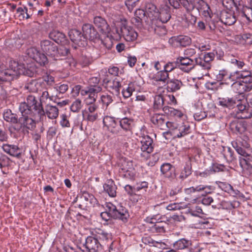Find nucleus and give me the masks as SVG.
Listing matches in <instances>:
<instances>
[{
	"mask_svg": "<svg viewBox=\"0 0 252 252\" xmlns=\"http://www.w3.org/2000/svg\"><path fill=\"white\" fill-rule=\"evenodd\" d=\"M19 110L21 116L18 118L17 130L24 133H28L36 126L35 119H40L45 115L41 102H38L35 97L30 95L26 100L20 103Z\"/></svg>",
	"mask_w": 252,
	"mask_h": 252,
	"instance_id": "f257e3e1",
	"label": "nucleus"
},
{
	"mask_svg": "<svg viewBox=\"0 0 252 252\" xmlns=\"http://www.w3.org/2000/svg\"><path fill=\"white\" fill-rule=\"evenodd\" d=\"M40 45L43 54L54 60H62L61 57L66 56L69 52V49L65 47L58 49L54 42L48 39L41 41Z\"/></svg>",
	"mask_w": 252,
	"mask_h": 252,
	"instance_id": "f03ea898",
	"label": "nucleus"
},
{
	"mask_svg": "<svg viewBox=\"0 0 252 252\" xmlns=\"http://www.w3.org/2000/svg\"><path fill=\"white\" fill-rule=\"evenodd\" d=\"M9 63L13 79L21 74L32 77L36 73V68L33 64L28 65L26 67L24 64H19L15 61H10Z\"/></svg>",
	"mask_w": 252,
	"mask_h": 252,
	"instance_id": "7ed1b4c3",
	"label": "nucleus"
},
{
	"mask_svg": "<svg viewBox=\"0 0 252 252\" xmlns=\"http://www.w3.org/2000/svg\"><path fill=\"white\" fill-rule=\"evenodd\" d=\"M100 76H102L103 83L109 92L116 95L120 94L122 87L121 83L122 79L121 78L117 77L110 79L106 69L101 70Z\"/></svg>",
	"mask_w": 252,
	"mask_h": 252,
	"instance_id": "20e7f679",
	"label": "nucleus"
},
{
	"mask_svg": "<svg viewBox=\"0 0 252 252\" xmlns=\"http://www.w3.org/2000/svg\"><path fill=\"white\" fill-rule=\"evenodd\" d=\"M106 207L108 208L109 215L114 219L121 220L126 223L129 218L127 209L120 204L116 206L111 202L106 203Z\"/></svg>",
	"mask_w": 252,
	"mask_h": 252,
	"instance_id": "39448f33",
	"label": "nucleus"
},
{
	"mask_svg": "<svg viewBox=\"0 0 252 252\" xmlns=\"http://www.w3.org/2000/svg\"><path fill=\"white\" fill-rule=\"evenodd\" d=\"M106 207L108 208L109 215L114 219L121 220L126 223L129 218L127 209L120 204L116 206L111 202L106 203Z\"/></svg>",
	"mask_w": 252,
	"mask_h": 252,
	"instance_id": "423d86ee",
	"label": "nucleus"
},
{
	"mask_svg": "<svg viewBox=\"0 0 252 252\" xmlns=\"http://www.w3.org/2000/svg\"><path fill=\"white\" fill-rule=\"evenodd\" d=\"M249 101L245 98L244 95L239 96L238 97L235 107L237 116L239 119H249L252 117V112L250 110Z\"/></svg>",
	"mask_w": 252,
	"mask_h": 252,
	"instance_id": "0eeeda50",
	"label": "nucleus"
},
{
	"mask_svg": "<svg viewBox=\"0 0 252 252\" xmlns=\"http://www.w3.org/2000/svg\"><path fill=\"white\" fill-rule=\"evenodd\" d=\"M169 128L173 130V133L175 138H180L189 134L191 132V128L188 123L176 124L174 123H167Z\"/></svg>",
	"mask_w": 252,
	"mask_h": 252,
	"instance_id": "6e6552de",
	"label": "nucleus"
},
{
	"mask_svg": "<svg viewBox=\"0 0 252 252\" xmlns=\"http://www.w3.org/2000/svg\"><path fill=\"white\" fill-rule=\"evenodd\" d=\"M83 246L85 249L81 250L83 252H99L102 249V244L92 234L86 238Z\"/></svg>",
	"mask_w": 252,
	"mask_h": 252,
	"instance_id": "1a4fd4ad",
	"label": "nucleus"
},
{
	"mask_svg": "<svg viewBox=\"0 0 252 252\" xmlns=\"http://www.w3.org/2000/svg\"><path fill=\"white\" fill-rule=\"evenodd\" d=\"M158 217V216L156 215L151 219V221L149 222L154 223V224L150 227V230L153 233H163L166 231V228L168 226V223L165 221L161 220L164 218V216L160 218Z\"/></svg>",
	"mask_w": 252,
	"mask_h": 252,
	"instance_id": "9d476101",
	"label": "nucleus"
},
{
	"mask_svg": "<svg viewBox=\"0 0 252 252\" xmlns=\"http://www.w3.org/2000/svg\"><path fill=\"white\" fill-rule=\"evenodd\" d=\"M116 32L119 35H122L125 40L128 42L134 41L138 36L137 32L133 28L125 23H122L120 30L117 29Z\"/></svg>",
	"mask_w": 252,
	"mask_h": 252,
	"instance_id": "9b49d317",
	"label": "nucleus"
},
{
	"mask_svg": "<svg viewBox=\"0 0 252 252\" xmlns=\"http://www.w3.org/2000/svg\"><path fill=\"white\" fill-rule=\"evenodd\" d=\"M103 124L111 133L116 134L119 133V118L105 116L103 119Z\"/></svg>",
	"mask_w": 252,
	"mask_h": 252,
	"instance_id": "f8f14e48",
	"label": "nucleus"
},
{
	"mask_svg": "<svg viewBox=\"0 0 252 252\" xmlns=\"http://www.w3.org/2000/svg\"><path fill=\"white\" fill-rule=\"evenodd\" d=\"M195 61L188 57H179L176 59L178 68L185 72H189L194 67Z\"/></svg>",
	"mask_w": 252,
	"mask_h": 252,
	"instance_id": "ddd939ff",
	"label": "nucleus"
},
{
	"mask_svg": "<svg viewBox=\"0 0 252 252\" xmlns=\"http://www.w3.org/2000/svg\"><path fill=\"white\" fill-rule=\"evenodd\" d=\"M27 54L29 57L34 60L40 65H45L48 62L47 56L40 53L36 48L31 47L27 50Z\"/></svg>",
	"mask_w": 252,
	"mask_h": 252,
	"instance_id": "4468645a",
	"label": "nucleus"
},
{
	"mask_svg": "<svg viewBox=\"0 0 252 252\" xmlns=\"http://www.w3.org/2000/svg\"><path fill=\"white\" fill-rule=\"evenodd\" d=\"M82 30L85 41L88 39L91 40L99 39V33L92 25L84 24L82 26Z\"/></svg>",
	"mask_w": 252,
	"mask_h": 252,
	"instance_id": "2eb2a0df",
	"label": "nucleus"
},
{
	"mask_svg": "<svg viewBox=\"0 0 252 252\" xmlns=\"http://www.w3.org/2000/svg\"><path fill=\"white\" fill-rule=\"evenodd\" d=\"M91 234L94 235L99 241H100V242L102 245L106 244L109 245V241L111 244H113L111 240V235L101 229L95 228L94 229L91 231Z\"/></svg>",
	"mask_w": 252,
	"mask_h": 252,
	"instance_id": "dca6fc26",
	"label": "nucleus"
},
{
	"mask_svg": "<svg viewBox=\"0 0 252 252\" xmlns=\"http://www.w3.org/2000/svg\"><path fill=\"white\" fill-rule=\"evenodd\" d=\"M102 90V87L99 85H94L93 87H88L85 92L86 95L88 96L85 99L86 104H91L95 103L97 96V94Z\"/></svg>",
	"mask_w": 252,
	"mask_h": 252,
	"instance_id": "f3484780",
	"label": "nucleus"
},
{
	"mask_svg": "<svg viewBox=\"0 0 252 252\" xmlns=\"http://www.w3.org/2000/svg\"><path fill=\"white\" fill-rule=\"evenodd\" d=\"M173 248L176 250H187L189 252L193 250L192 241L185 238L179 239L173 244Z\"/></svg>",
	"mask_w": 252,
	"mask_h": 252,
	"instance_id": "a211bd4d",
	"label": "nucleus"
},
{
	"mask_svg": "<svg viewBox=\"0 0 252 252\" xmlns=\"http://www.w3.org/2000/svg\"><path fill=\"white\" fill-rule=\"evenodd\" d=\"M161 174L170 180L174 179L176 174L174 167L169 163H163L160 166Z\"/></svg>",
	"mask_w": 252,
	"mask_h": 252,
	"instance_id": "6ab92c4d",
	"label": "nucleus"
},
{
	"mask_svg": "<svg viewBox=\"0 0 252 252\" xmlns=\"http://www.w3.org/2000/svg\"><path fill=\"white\" fill-rule=\"evenodd\" d=\"M94 23L102 34H108L110 30L106 21L100 16H95L94 19Z\"/></svg>",
	"mask_w": 252,
	"mask_h": 252,
	"instance_id": "aec40b11",
	"label": "nucleus"
},
{
	"mask_svg": "<svg viewBox=\"0 0 252 252\" xmlns=\"http://www.w3.org/2000/svg\"><path fill=\"white\" fill-rule=\"evenodd\" d=\"M165 118V116L162 114L155 113L151 116V121L161 129H164L165 127L169 128V126L167 124L170 122H166Z\"/></svg>",
	"mask_w": 252,
	"mask_h": 252,
	"instance_id": "412c9836",
	"label": "nucleus"
},
{
	"mask_svg": "<svg viewBox=\"0 0 252 252\" xmlns=\"http://www.w3.org/2000/svg\"><path fill=\"white\" fill-rule=\"evenodd\" d=\"M68 36L70 40L75 44L79 45H84L85 40L83 33L76 29L70 30L68 32Z\"/></svg>",
	"mask_w": 252,
	"mask_h": 252,
	"instance_id": "4be33fe9",
	"label": "nucleus"
},
{
	"mask_svg": "<svg viewBox=\"0 0 252 252\" xmlns=\"http://www.w3.org/2000/svg\"><path fill=\"white\" fill-rule=\"evenodd\" d=\"M141 149L143 152L151 153L154 150L153 139L149 135H144L141 139Z\"/></svg>",
	"mask_w": 252,
	"mask_h": 252,
	"instance_id": "5701e85b",
	"label": "nucleus"
},
{
	"mask_svg": "<svg viewBox=\"0 0 252 252\" xmlns=\"http://www.w3.org/2000/svg\"><path fill=\"white\" fill-rule=\"evenodd\" d=\"M217 78L218 81H223L221 83H224L225 85H229L234 81V74L231 73L225 70H220L219 74L217 75Z\"/></svg>",
	"mask_w": 252,
	"mask_h": 252,
	"instance_id": "b1692460",
	"label": "nucleus"
},
{
	"mask_svg": "<svg viewBox=\"0 0 252 252\" xmlns=\"http://www.w3.org/2000/svg\"><path fill=\"white\" fill-rule=\"evenodd\" d=\"M44 86L45 83L42 80H32L27 83L26 88L31 92H37L42 91Z\"/></svg>",
	"mask_w": 252,
	"mask_h": 252,
	"instance_id": "393cba45",
	"label": "nucleus"
},
{
	"mask_svg": "<svg viewBox=\"0 0 252 252\" xmlns=\"http://www.w3.org/2000/svg\"><path fill=\"white\" fill-rule=\"evenodd\" d=\"M142 242L145 245L161 249H163L166 247V244L162 241H156L149 236H143L142 238Z\"/></svg>",
	"mask_w": 252,
	"mask_h": 252,
	"instance_id": "a878e982",
	"label": "nucleus"
},
{
	"mask_svg": "<svg viewBox=\"0 0 252 252\" xmlns=\"http://www.w3.org/2000/svg\"><path fill=\"white\" fill-rule=\"evenodd\" d=\"M208 8V4L203 0H189L188 11L196 9L199 12L203 8Z\"/></svg>",
	"mask_w": 252,
	"mask_h": 252,
	"instance_id": "bb28decb",
	"label": "nucleus"
},
{
	"mask_svg": "<svg viewBox=\"0 0 252 252\" xmlns=\"http://www.w3.org/2000/svg\"><path fill=\"white\" fill-rule=\"evenodd\" d=\"M220 20L225 25L231 26L234 24L236 19L234 14L231 12L223 11L221 13Z\"/></svg>",
	"mask_w": 252,
	"mask_h": 252,
	"instance_id": "cd10ccee",
	"label": "nucleus"
},
{
	"mask_svg": "<svg viewBox=\"0 0 252 252\" xmlns=\"http://www.w3.org/2000/svg\"><path fill=\"white\" fill-rule=\"evenodd\" d=\"M2 149L4 152L13 157L19 158L21 155V150L16 145L3 144Z\"/></svg>",
	"mask_w": 252,
	"mask_h": 252,
	"instance_id": "c85d7f7f",
	"label": "nucleus"
},
{
	"mask_svg": "<svg viewBox=\"0 0 252 252\" xmlns=\"http://www.w3.org/2000/svg\"><path fill=\"white\" fill-rule=\"evenodd\" d=\"M237 96L233 97H219L218 98V104L223 107L228 108L229 109L235 108V104L237 99Z\"/></svg>",
	"mask_w": 252,
	"mask_h": 252,
	"instance_id": "c756f323",
	"label": "nucleus"
},
{
	"mask_svg": "<svg viewBox=\"0 0 252 252\" xmlns=\"http://www.w3.org/2000/svg\"><path fill=\"white\" fill-rule=\"evenodd\" d=\"M103 187L104 191L109 196L114 197L116 196L117 187L113 180L111 179L107 180Z\"/></svg>",
	"mask_w": 252,
	"mask_h": 252,
	"instance_id": "7c9ffc66",
	"label": "nucleus"
},
{
	"mask_svg": "<svg viewBox=\"0 0 252 252\" xmlns=\"http://www.w3.org/2000/svg\"><path fill=\"white\" fill-rule=\"evenodd\" d=\"M49 37L57 43L64 44L66 42L65 34L58 31H52L49 33Z\"/></svg>",
	"mask_w": 252,
	"mask_h": 252,
	"instance_id": "2f4dec72",
	"label": "nucleus"
},
{
	"mask_svg": "<svg viewBox=\"0 0 252 252\" xmlns=\"http://www.w3.org/2000/svg\"><path fill=\"white\" fill-rule=\"evenodd\" d=\"M159 21L162 24L167 23L171 18L170 8L165 5L160 9L158 14Z\"/></svg>",
	"mask_w": 252,
	"mask_h": 252,
	"instance_id": "473e14b6",
	"label": "nucleus"
},
{
	"mask_svg": "<svg viewBox=\"0 0 252 252\" xmlns=\"http://www.w3.org/2000/svg\"><path fill=\"white\" fill-rule=\"evenodd\" d=\"M229 127L231 131L236 134H241L246 130L244 124L238 120L231 122L229 124Z\"/></svg>",
	"mask_w": 252,
	"mask_h": 252,
	"instance_id": "72a5a7b5",
	"label": "nucleus"
},
{
	"mask_svg": "<svg viewBox=\"0 0 252 252\" xmlns=\"http://www.w3.org/2000/svg\"><path fill=\"white\" fill-rule=\"evenodd\" d=\"M162 110L166 115L176 119H180L184 116V114L181 111L171 107L164 106L162 108Z\"/></svg>",
	"mask_w": 252,
	"mask_h": 252,
	"instance_id": "f704fd0d",
	"label": "nucleus"
},
{
	"mask_svg": "<svg viewBox=\"0 0 252 252\" xmlns=\"http://www.w3.org/2000/svg\"><path fill=\"white\" fill-rule=\"evenodd\" d=\"M168 91L171 92L179 90L182 86V82L176 79H169L166 83Z\"/></svg>",
	"mask_w": 252,
	"mask_h": 252,
	"instance_id": "c9c22d12",
	"label": "nucleus"
},
{
	"mask_svg": "<svg viewBox=\"0 0 252 252\" xmlns=\"http://www.w3.org/2000/svg\"><path fill=\"white\" fill-rule=\"evenodd\" d=\"M192 167L190 161H188L185 163L184 168L181 170L179 179L181 181H184L191 174Z\"/></svg>",
	"mask_w": 252,
	"mask_h": 252,
	"instance_id": "e433bc0d",
	"label": "nucleus"
},
{
	"mask_svg": "<svg viewBox=\"0 0 252 252\" xmlns=\"http://www.w3.org/2000/svg\"><path fill=\"white\" fill-rule=\"evenodd\" d=\"M225 168V166L223 164L213 163L212 166L210 167L209 170H206L203 173H201V175H202L203 177H206L214 173L223 171Z\"/></svg>",
	"mask_w": 252,
	"mask_h": 252,
	"instance_id": "4c0bfd02",
	"label": "nucleus"
},
{
	"mask_svg": "<svg viewBox=\"0 0 252 252\" xmlns=\"http://www.w3.org/2000/svg\"><path fill=\"white\" fill-rule=\"evenodd\" d=\"M229 86L232 87L234 92L239 94L237 97H239V95L242 96L241 94L248 92L246 88V85L243 84L241 81L232 82Z\"/></svg>",
	"mask_w": 252,
	"mask_h": 252,
	"instance_id": "58836bf2",
	"label": "nucleus"
},
{
	"mask_svg": "<svg viewBox=\"0 0 252 252\" xmlns=\"http://www.w3.org/2000/svg\"><path fill=\"white\" fill-rule=\"evenodd\" d=\"M133 120L127 117L119 119V125L124 130L130 131L132 129Z\"/></svg>",
	"mask_w": 252,
	"mask_h": 252,
	"instance_id": "ea45409f",
	"label": "nucleus"
},
{
	"mask_svg": "<svg viewBox=\"0 0 252 252\" xmlns=\"http://www.w3.org/2000/svg\"><path fill=\"white\" fill-rule=\"evenodd\" d=\"M44 113L48 118L50 119H56L59 116V110L58 108L56 106L49 104L46 106Z\"/></svg>",
	"mask_w": 252,
	"mask_h": 252,
	"instance_id": "a19ab883",
	"label": "nucleus"
},
{
	"mask_svg": "<svg viewBox=\"0 0 252 252\" xmlns=\"http://www.w3.org/2000/svg\"><path fill=\"white\" fill-rule=\"evenodd\" d=\"M153 79L157 82H161L166 84L169 79V74L163 69L160 70L154 75Z\"/></svg>",
	"mask_w": 252,
	"mask_h": 252,
	"instance_id": "79ce46f5",
	"label": "nucleus"
},
{
	"mask_svg": "<svg viewBox=\"0 0 252 252\" xmlns=\"http://www.w3.org/2000/svg\"><path fill=\"white\" fill-rule=\"evenodd\" d=\"M3 117L5 121L13 124L18 123V118L16 114L13 113L11 110L6 109L3 113Z\"/></svg>",
	"mask_w": 252,
	"mask_h": 252,
	"instance_id": "37998d69",
	"label": "nucleus"
},
{
	"mask_svg": "<svg viewBox=\"0 0 252 252\" xmlns=\"http://www.w3.org/2000/svg\"><path fill=\"white\" fill-rule=\"evenodd\" d=\"M80 202H88L90 206L94 205L97 203V200L95 197L87 192H84L80 197Z\"/></svg>",
	"mask_w": 252,
	"mask_h": 252,
	"instance_id": "c03bdc74",
	"label": "nucleus"
},
{
	"mask_svg": "<svg viewBox=\"0 0 252 252\" xmlns=\"http://www.w3.org/2000/svg\"><path fill=\"white\" fill-rule=\"evenodd\" d=\"M13 80L12 76L11 68L4 70V71L0 72V85L4 81H10Z\"/></svg>",
	"mask_w": 252,
	"mask_h": 252,
	"instance_id": "a18cd8bd",
	"label": "nucleus"
},
{
	"mask_svg": "<svg viewBox=\"0 0 252 252\" xmlns=\"http://www.w3.org/2000/svg\"><path fill=\"white\" fill-rule=\"evenodd\" d=\"M175 40L180 46L183 47L189 46L191 43V38L186 35H179L176 37Z\"/></svg>",
	"mask_w": 252,
	"mask_h": 252,
	"instance_id": "49530a36",
	"label": "nucleus"
},
{
	"mask_svg": "<svg viewBox=\"0 0 252 252\" xmlns=\"http://www.w3.org/2000/svg\"><path fill=\"white\" fill-rule=\"evenodd\" d=\"M134 168L132 161L126 159H122L120 163V171L123 172Z\"/></svg>",
	"mask_w": 252,
	"mask_h": 252,
	"instance_id": "de8ad7c7",
	"label": "nucleus"
},
{
	"mask_svg": "<svg viewBox=\"0 0 252 252\" xmlns=\"http://www.w3.org/2000/svg\"><path fill=\"white\" fill-rule=\"evenodd\" d=\"M206 88L208 90L212 91H218L219 89H222L224 86V83H220L219 82H208L206 83Z\"/></svg>",
	"mask_w": 252,
	"mask_h": 252,
	"instance_id": "09e8293b",
	"label": "nucleus"
},
{
	"mask_svg": "<svg viewBox=\"0 0 252 252\" xmlns=\"http://www.w3.org/2000/svg\"><path fill=\"white\" fill-rule=\"evenodd\" d=\"M16 15L18 18L20 20H23L24 19H28L29 17H27L28 15L27 7L21 6L19 7L16 9Z\"/></svg>",
	"mask_w": 252,
	"mask_h": 252,
	"instance_id": "8fccbe9b",
	"label": "nucleus"
},
{
	"mask_svg": "<svg viewBox=\"0 0 252 252\" xmlns=\"http://www.w3.org/2000/svg\"><path fill=\"white\" fill-rule=\"evenodd\" d=\"M120 173L123 178L130 180H134L136 175V171L134 168H131V169L127 170V171L120 172Z\"/></svg>",
	"mask_w": 252,
	"mask_h": 252,
	"instance_id": "3c124183",
	"label": "nucleus"
},
{
	"mask_svg": "<svg viewBox=\"0 0 252 252\" xmlns=\"http://www.w3.org/2000/svg\"><path fill=\"white\" fill-rule=\"evenodd\" d=\"M240 37L241 43L248 45L252 44V33H244Z\"/></svg>",
	"mask_w": 252,
	"mask_h": 252,
	"instance_id": "603ef678",
	"label": "nucleus"
},
{
	"mask_svg": "<svg viewBox=\"0 0 252 252\" xmlns=\"http://www.w3.org/2000/svg\"><path fill=\"white\" fill-rule=\"evenodd\" d=\"M164 103L163 97L161 95H157L154 98V109L158 110L162 108Z\"/></svg>",
	"mask_w": 252,
	"mask_h": 252,
	"instance_id": "864d4df0",
	"label": "nucleus"
},
{
	"mask_svg": "<svg viewBox=\"0 0 252 252\" xmlns=\"http://www.w3.org/2000/svg\"><path fill=\"white\" fill-rule=\"evenodd\" d=\"M12 160L6 156L1 155L0 156V168L10 166L12 164Z\"/></svg>",
	"mask_w": 252,
	"mask_h": 252,
	"instance_id": "5fc2aeb1",
	"label": "nucleus"
},
{
	"mask_svg": "<svg viewBox=\"0 0 252 252\" xmlns=\"http://www.w3.org/2000/svg\"><path fill=\"white\" fill-rule=\"evenodd\" d=\"M240 165L243 170L248 175H252V165L247 163L246 160H240Z\"/></svg>",
	"mask_w": 252,
	"mask_h": 252,
	"instance_id": "6e6d98bb",
	"label": "nucleus"
},
{
	"mask_svg": "<svg viewBox=\"0 0 252 252\" xmlns=\"http://www.w3.org/2000/svg\"><path fill=\"white\" fill-rule=\"evenodd\" d=\"M179 65L176 63V60L174 62H169L164 64L163 69L168 74L171 72L175 68H178Z\"/></svg>",
	"mask_w": 252,
	"mask_h": 252,
	"instance_id": "4d7b16f0",
	"label": "nucleus"
},
{
	"mask_svg": "<svg viewBox=\"0 0 252 252\" xmlns=\"http://www.w3.org/2000/svg\"><path fill=\"white\" fill-rule=\"evenodd\" d=\"M83 106L81 100L79 99H76L74 101L70 106V110L73 112L77 113L80 111Z\"/></svg>",
	"mask_w": 252,
	"mask_h": 252,
	"instance_id": "13d9d810",
	"label": "nucleus"
},
{
	"mask_svg": "<svg viewBox=\"0 0 252 252\" xmlns=\"http://www.w3.org/2000/svg\"><path fill=\"white\" fill-rule=\"evenodd\" d=\"M195 62L197 65H199L203 69L208 70L211 67L210 63L206 62L201 58H195Z\"/></svg>",
	"mask_w": 252,
	"mask_h": 252,
	"instance_id": "bf43d9fd",
	"label": "nucleus"
},
{
	"mask_svg": "<svg viewBox=\"0 0 252 252\" xmlns=\"http://www.w3.org/2000/svg\"><path fill=\"white\" fill-rule=\"evenodd\" d=\"M154 28L155 33L159 36H162L166 34V28L161 23V24H158V25L155 24V27Z\"/></svg>",
	"mask_w": 252,
	"mask_h": 252,
	"instance_id": "052dcab7",
	"label": "nucleus"
},
{
	"mask_svg": "<svg viewBox=\"0 0 252 252\" xmlns=\"http://www.w3.org/2000/svg\"><path fill=\"white\" fill-rule=\"evenodd\" d=\"M100 42L102 46L101 48H104L105 49L104 51H102V53H105V49H110L112 47V42L111 39L108 37V35L104 40L101 39Z\"/></svg>",
	"mask_w": 252,
	"mask_h": 252,
	"instance_id": "680f3d73",
	"label": "nucleus"
},
{
	"mask_svg": "<svg viewBox=\"0 0 252 252\" xmlns=\"http://www.w3.org/2000/svg\"><path fill=\"white\" fill-rule=\"evenodd\" d=\"M233 146L236 152L240 155L243 157L247 155V153L244 148L241 146V144L239 142H236L235 144H233Z\"/></svg>",
	"mask_w": 252,
	"mask_h": 252,
	"instance_id": "e2e57ef3",
	"label": "nucleus"
},
{
	"mask_svg": "<svg viewBox=\"0 0 252 252\" xmlns=\"http://www.w3.org/2000/svg\"><path fill=\"white\" fill-rule=\"evenodd\" d=\"M132 83L129 84L128 86L126 89H123L122 91L123 95L125 98H128L130 97L132 94V92L134 91V89L132 86Z\"/></svg>",
	"mask_w": 252,
	"mask_h": 252,
	"instance_id": "0e129e2a",
	"label": "nucleus"
},
{
	"mask_svg": "<svg viewBox=\"0 0 252 252\" xmlns=\"http://www.w3.org/2000/svg\"><path fill=\"white\" fill-rule=\"evenodd\" d=\"M189 212L192 216L194 217H199L200 215L203 214L202 209L198 206H195L194 208L190 209Z\"/></svg>",
	"mask_w": 252,
	"mask_h": 252,
	"instance_id": "69168bd1",
	"label": "nucleus"
},
{
	"mask_svg": "<svg viewBox=\"0 0 252 252\" xmlns=\"http://www.w3.org/2000/svg\"><path fill=\"white\" fill-rule=\"evenodd\" d=\"M243 80L241 81L243 84L246 85V88L247 90V91L250 92L252 89V76H248L246 78H244L242 79Z\"/></svg>",
	"mask_w": 252,
	"mask_h": 252,
	"instance_id": "338daca9",
	"label": "nucleus"
},
{
	"mask_svg": "<svg viewBox=\"0 0 252 252\" xmlns=\"http://www.w3.org/2000/svg\"><path fill=\"white\" fill-rule=\"evenodd\" d=\"M244 16L250 21H252V0H251V7H247L243 12Z\"/></svg>",
	"mask_w": 252,
	"mask_h": 252,
	"instance_id": "774afa93",
	"label": "nucleus"
}]
</instances>
